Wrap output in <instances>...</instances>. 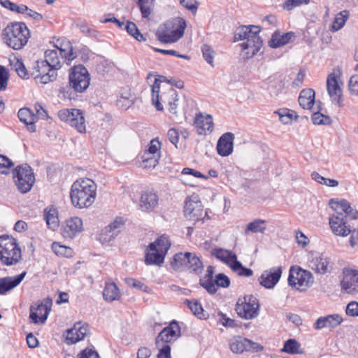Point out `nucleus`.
Segmentation results:
<instances>
[{
  "label": "nucleus",
  "instance_id": "f257e3e1",
  "mask_svg": "<svg viewBox=\"0 0 358 358\" xmlns=\"http://www.w3.org/2000/svg\"><path fill=\"white\" fill-rule=\"evenodd\" d=\"M96 184L90 178H81L75 181L70 192L73 206L78 208L91 206L96 199Z\"/></svg>",
  "mask_w": 358,
  "mask_h": 358
},
{
  "label": "nucleus",
  "instance_id": "f03ea898",
  "mask_svg": "<svg viewBox=\"0 0 358 358\" xmlns=\"http://www.w3.org/2000/svg\"><path fill=\"white\" fill-rule=\"evenodd\" d=\"M159 79H156L152 85V101L157 110L164 109L163 104L169 106V110L172 114H177L178 106V95L175 89L169 86L165 90L160 92L159 85L157 83Z\"/></svg>",
  "mask_w": 358,
  "mask_h": 358
},
{
  "label": "nucleus",
  "instance_id": "7ed1b4c3",
  "mask_svg": "<svg viewBox=\"0 0 358 358\" xmlns=\"http://www.w3.org/2000/svg\"><path fill=\"white\" fill-rule=\"evenodd\" d=\"M181 336L180 327L178 322L173 320L169 325L164 328L155 340L157 348L159 350L157 358H171V344Z\"/></svg>",
  "mask_w": 358,
  "mask_h": 358
},
{
  "label": "nucleus",
  "instance_id": "20e7f679",
  "mask_svg": "<svg viewBox=\"0 0 358 358\" xmlns=\"http://www.w3.org/2000/svg\"><path fill=\"white\" fill-rule=\"evenodd\" d=\"M4 42L14 50H20L27 43L29 30L23 22L12 23L8 25L3 33Z\"/></svg>",
  "mask_w": 358,
  "mask_h": 358
},
{
  "label": "nucleus",
  "instance_id": "39448f33",
  "mask_svg": "<svg viewBox=\"0 0 358 358\" xmlns=\"http://www.w3.org/2000/svg\"><path fill=\"white\" fill-rule=\"evenodd\" d=\"M22 259V252L16 239L8 235L0 236V262L3 265H16Z\"/></svg>",
  "mask_w": 358,
  "mask_h": 358
},
{
  "label": "nucleus",
  "instance_id": "423d86ee",
  "mask_svg": "<svg viewBox=\"0 0 358 358\" xmlns=\"http://www.w3.org/2000/svg\"><path fill=\"white\" fill-rule=\"evenodd\" d=\"M171 266L175 271H187L199 275L203 270V264L195 253L179 252L173 256Z\"/></svg>",
  "mask_w": 358,
  "mask_h": 358
},
{
  "label": "nucleus",
  "instance_id": "0eeeda50",
  "mask_svg": "<svg viewBox=\"0 0 358 358\" xmlns=\"http://www.w3.org/2000/svg\"><path fill=\"white\" fill-rule=\"evenodd\" d=\"M171 247V243L166 236H162L151 243L145 251V262L147 265H161Z\"/></svg>",
  "mask_w": 358,
  "mask_h": 358
},
{
  "label": "nucleus",
  "instance_id": "6e6552de",
  "mask_svg": "<svg viewBox=\"0 0 358 358\" xmlns=\"http://www.w3.org/2000/svg\"><path fill=\"white\" fill-rule=\"evenodd\" d=\"M185 29V22L184 20H177L176 22L169 21L158 28L156 36L162 43H175L182 37Z\"/></svg>",
  "mask_w": 358,
  "mask_h": 358
},
{
  "label": "nucleus",
  "instance_id": "1a4fd4ad",
  "mask_svg": "<svg viewBox=\"0 0 358 358\" xmlns=\"http://www.w3.org/2000/svg\"><path fill=\"white\" fill-rule=\"evenodd\" d=\"M12 173L17 189L23 194L29 192L36 180L32 168L27 164H23L14 168Z\"/></svg>",
  "mask_w": 358,
  "mask_h": 358
},
{
  "label": "nucleus",
  "instance_id": "9d476101",
  "mask_svg": "<svg viewBox=\"0 0 358 358\" xmlns=\"http://www.w3.org/2000/svg\"><path fill=\"white\" fill-rule=\"evenodd\" d=\"M69 80V86L76 92L83 93L89 87L90 75L84 66H75L71 69Z\"/></svg>",
  "mask_w": 358,
  "mask_h": 358
},
{
  "label": "nucleus",
  "instance_id": "9b49d317",
  "mask_svg": "<svg viewBox=\"0 0 358 358\" xmlns=\"http://www.w3.org/2000/svg\"><path fill=\"white\" fill-rule=\"evenodd\" d=\"M314 282L313 274L299 266H293L289 268L288 284L295 289L304 291Z\"/></svg>",
  "mask_w": 358,
  "mask_h": 358
},
{
  "label": "nucleus",
  "instance_id": "f8f14e48",
  "mask_svg": "<svg viewBox=\"0 0 358 358\" xmlns=\"http://www.w3.org/2000/svg\"><path fill=\"white\" fill-rule=\"evenodd\" d=\"M250 33L247 34L246 41L241 44L245 59L252 57L261 49L262 41L259 36L261 28L259 26L248 25Z\"/></svg>",
  "mask_w": 358,
  "mask_h": 358
},
{
  "label": "nucleus",
  "instance_id": "ddd939ff",
  "mask_svg": "<svg viewBox=\"0 0 358 358\" xmlns=\"http://www.w3.org/2000/svg\"><path fill=\"white\" fill-rule=\"evenodd\" d=\"M259 303L253 295H246L238 299L236 305V311L238 316L245 320H252L259 315Z\"/></svg>",
  "mask_w": 358,
  "mask_h": 358
},
{
  "label": "nucleus",
  "instance_id": "4468645a",
  "mask_svg": "<svg viewBox=\"0 0 358 358\" xmlns=\"http://www.w3.org/2000/svg\"><path fill=\"white\" fill-rule=\"evenodd\" d=\"M309 267L319 275H326L333 272L335 263L332 258L324 252L312 253L310 255Z\"/></svg>",
  "mask_w": 358,
  "mask_h": 358
},
{
  "label": "nucleus",
  "instance_id": "2eb2a0df",
  "mask_svg": "<svg viewBox=\"0 0 358 358\" xmlns=\"http://www.w3.org/2000/svg\"><path fill=\"white\" fill-rule=\"evenodd\" d=\"M59 119L75 127L80 133L86 131L85 117L79 109H64L58 112Z\"/></svg>",
  "mask_w": 358,
  "mask_h": 358
},
{
  "label": "nucleus",
  "instance_id": "dca6fc26",
  "mask_svg": "<svg viewBox=\"0 0 358 358\" xmlns=\"http://www.w3.org/2000/svg\"><path fill=\"white\" fill-rule=\"evenodd\" d=\"M185 217L191 221L196 222L203 219V209L197 195L187 197L184 205Z\"/></svg>",
  "mask_w": 358,
  "mask_h": 358
},
{
  "label": "nucleus",
  "instance_id": "f3484780",
  "mask_svg": "<svg viewBox=\"0 0 358 358\" xmlns=\"http://www.w3.org/2000/svg\"><path fill=\"white\" fill-rule=\"evenodd\" d=\"M52 304V300L48 298L44 303H38L36 307L31 306L29 314L31 322L34 324L45 323L51 310Z\"/></svg>",
  "mask_w": 358,
  "mask_h": 358
},
{
  "label": "nucleus",
  "instance_id": "a211bd4d",
  "mask_svg": "<svg viewBox=\"0 0 358 358\" xmlns=\"http://www.w3.org/2000/svg\"><path fill=\"white\" fill-rule=\"evenodd\" d=\"M231 350L234 353L241 354L245 351L258 352L262 349L257 343L242 336H234L229 341Z\"/></svg>",
  "mask_w": 358,
  "mask_h": 358
},
{
  "label": "nucleus",
  "instance_id": "6ab92c4d",
  "mask_svg": "<svg viewBox=\"0 0 358 358\" xmlns=\"http://www.w3.org/2000/svg\"><path fill=\"white\" fill-rule=\"evenodd\" d=\"M330 207L338 214L336 216L343 217L345 219L356 220L358 217V211L350 206L345 199H331Z\"/></svg>",
  "mask_w": 358,
  "mask_h": 358
},
{
  "label": "nucleus",
  "instance_id": "aec40b11",
  "mask_svg": "<svg viewBox=\"0 0 358 358\" xmlns=\"http://www.w3.org/2000/svg\"><path fill=\"white\" fill-rule=\"evenodd\" d=\"M327 90L334 104L343 106L342 90L335 73H330L327 79Z\"/></svg>",
  "mask_w": 358,
  "mask_h": 358
},
{
  "label": "nucleus",
  "instance_id": "412c9836",
  "mask_svg": "<svg viewBox=\"0 0 358 358\" xmlns=\"http://www.w3.org/2000/svg\"><path fill=\"white\" fill-rule=\"evenodd\" d=\"M342 291L350 294H358V271L350 270L344 272V276L341 281Z\"/></svg>",
  "mask_w": 358,
  "mask_h": 358
},
{
  "label": "nucleus",
  "instance_id": "4be33fe9",
  "mask_svg": "<svg viewBox=\"0 0 358 358\" xmlns=\"http://www.w3.org/2000/svg\"><path fill=\"white\" fill-rule=\"evenodd\" d=\"M281 275L282 268L280 266L266 270L259 278V284L267 289L273 288L278 282Z\"/></svg>",
  "mask_w": 358,
  "mask_h": 358
},
{
  "label": "nucleus",
  "instance_id": "5701e85b",
  "mask_svg": "<svg viewBox=\"0 0 358 358\" xmlns=\"http://www.w3.org/2000/svg\"><path fill=\"white\" fill-rule=\"evenodd\" d=\"M83 229V221L78 217H71L66 220L62 228V235L64 238H73Z\"/></svg>",
  "mask_w": 358,
  "mask_h": 358
},
{
  "label": "nucleus",
  "instance_id": "b1692460",
  "mask_svg": "<svg viewBox=\"0 0 358 358\" xmlns=\"http://www.w3.org/2000/svg\"><path fill=\"white\" fill-rule=\"evenodd\" d=\"M124 222L122 218H116L113 222L102 230L100 234V241L103 243L111 241L117 236Z\"/></svg>",
  "mask_w": 358,
  "mask_h": 358
},
{
  "label": "nucleus",
  "instance_id": "393cba45",
  "mask_svg": "<svg viewBox=\"0 0 358 358\" xmlns=\"http://www.w3.org/2000/svg\"><path fill=\"white\" fill-rule=\"evenodd\" d=\"M329 225L336 236H347L352 231L350 227L347 225V219L343 217L331 216L329 218Z\"/></svg>",
  "mask_w": 358,
  "mask_h": 358
},
{
  "label": "nucleus",
  "instance_id": "a878e982",
  "mask_svg": "<svg viewBox=\"0 0 358 358\" xmlns=\"http://www.w3.org/2000/svg\"><path fill=\"white\" fill-rule=\"evenodd\" d=\"M88 331L87 324L80 322L74 324L73 327L66 331V342L67 344H73L83 340Z\"/></svg>",
  "mask_w": 358,
  "mask_h": 358
},
{
  "label": "nucleus",
  "instance_id": "bb28decb",
  "mask_svg": "<svg viewBox=\"0 0 358 358\" xmlns=\"http://www.w3.org/2000/svg\"><path fill=\"white\" fill-rule=\"evenodd\" d=\"M159 196L153 190L148 189L141 194L140 199V208L143 211H152L158 204Z\"/></svg>",
  "mask_w": 358,
  "mask_h": 358
},
{
  "label": "nucleus",
  "instance_id": "cd10ccee",
  "mask_svg": "<svg viewBox=\"0 0 358 358\" xmlns=\"http://www.w3.org/2000/svg\"><path fill=\"white\" fill-rule=\"evenodd\" d=\"M234 138V135L231 132L224 134L219 138L217 144V150L220 156L227 157L232 152Z\"/></svg>",
  "mask_w": 358,
  "mask_h": 358
},
{
  "label": "nucleus",
  "instance_id": "c85d7f7f",
  "mask_svg": "<svg viewBox=\"0 0 358 358\" xmlns=\"http://www.w3.org/2000/svg\"><path fill=\"white\" fill-rule=\"evenodd\" d=\"M26 274L27 273L24 271L15 276L0 278V294H6L8 291L19 285L26 276Z\"/></svg>",
  "mask_w": 358,
  "mask_h": 358
},
{
  "label": "nucleus",
  "instance_id": "c756f323",
  "mask_svg": "<svg viewBox=\"0 0 358 358\" xmlns=\"http://www.w3.org/2000/svg\"><path fill=\"white\" fill-rule=\"evenodd\" d=\"M55 48L62 57L64 58L66 60L72 61L77 57L76 52L73 51V48L71 42L64 38L57 40Z\"/></svg>",
  "mask_w": 358,
  "mask_h": 358
},
{
  "label": "nucleus",
  "instance_id": "7c9ffc66",
  "mask_svg": "<svg viewBox=\"0 0 358 358\" xmlns=\"http://www.w3.org/2000/svg\"><path fill=\"white\" fill-rule=\"evenodd\" d=\"M295 38L296 35L293 31H289L283 34H281L278 31H275L272 34L268 43L271 48H277L293 41Z\"/></svg>",
  "mask_w": 358,
  "mask_h": 358
},
{
  "label": "nucleus",
  "instance_id": "2f4dec72",
  "mask_svg": "<svg viewBox=\"0 0 358 358\" xmlns=\"http://www.w3.org/2000/svg\"><path fill=\"white\" fill-rule=\"evenodd\" d=\"M20 122L27 125V129L30 132H35L36 128L35 122L38 120L34 113L27 108H23L19 110L17 113Z\"/></svg>",
  "mask_w": 358,
  "mask_h": 358
},
{
  "label": "nucleus",
  "instance_id": "473e14b6",
  "mask_svg": "<svg viewBox=\"0 0 358 358\" xmlns=\"http://www.w3.org/2000/svg\"><path fill=\"white\" fill-rule=\"evenodd\" d=\"M194 124L201 130L199 131L200 134L206 131L211 132L213 130V117L209 115L203 116L201 113H197L194 117Z\"/></svg>",
  "mask_w": 358,
  "mask_h": 358
},
{
  "label": "nucleus",
  "instance_id": "72a5a7b5",
  "mask_svg": "<svg viewBox=\"0 0 358 358\" xmlns=\"http://www.w3.org/2000/svg\"><path fill=\"white\" fill-rule=\"evenodd\" d=\"M212 255L219 260L229 266L231 268H232V266L236 263V260H238L236 254L230 250L222 248L214 249L212 252Z\"/></svg>",
  "mask_w": 358,
  "mask_h": 358
},
{
  "label": "nucleus",
  "instance_id": "f704fd0d",
  "mask_svg": "<svg viewBox=\"0 0 358 358\" xmlns=\"http://www.w3.org/2000/svg\"><path fill=\"white\" fill-rule=\"evenodd\" d=\"M315 93L313 89L302 90L299 96V105L303 109H311L315 102Z\"/></svg>",
  "mask_w": 358,
  "mask_h": 358
},
{
  "label": "nucleus",
  "instance_id": "c9c22d12",
  "mask_svg": "<svg viewBox=\"0 0 358 358\" xmlns=\"http://www.w3.org/2000/svg\"><path fill=\"white\" fill-rule=\"evenodd\" d=\"M213 274L214 267L213 266H208L206 269V274L203 278L200 279L199 281L200 285L205 288L206 291L210 294H213L217 292V288L215 286V283L213 279Z\"/></svg>",
  "mask_w": 358,
  "mask_h": 358
},
{
  "label": "nucleus",
  "instance_id": "e433bc0d",
  "mask_svg": "<svg viewBox=\"0 0 358 358\" xmlns=\"http://www.w3.org/2000/svg\"><path fill=\"white\" fill-rule=\"evenodd\" d=\"M103 297L104 300L108 301H113L120 299V294L119 289L114 282L106 283L103 292Z\"/></svg>",
  "mask_w": 358,
  "mask_h": 358
},
{
  "label": "nucleus",
  "instance_id": "4c0bfd02",
  "mask_svg": "<svg viewBox=\"0 0 358 358\" xmlns=\"http://www.w3.org/2000/svg\"><path fill=\"white\" fill-rule=\"evenodd\" d=\"M57 50H48L45 52V60L53 69H59L62 67Z\"/></svg>",
  "mask_w": 358,
  "mask_h": 358
},
{
  "label": "nucleus",
  "instance_id": "58836bf2",
  "mask_svg": "<svg viewBox=\"0 0 358 358\" xmlns=\"http://www.w3.org/2000/svg\"><path fill=\"white\" fill-rule=\"evenodd\" d=\"M44 219L46 224L50 229L55 231L59 227V219L57 217V211L55 208H50L48 211H45Z\"/></svg>",
  "mask_w": 358,
  "mask_h": 358
},
{
  "label": "nucleus",
  "instance_id": "ea45409f",
  "mask_svg": "<svg viewBox=\"0 0 358 358\" xmlns=\"http://www.w3.org/2000/svg\"><path fill=\"white\" fill-rule=\"evenodd\" d=\"M266 221L261 219H256L247 224L245 233H261L264 234L266 230Z\"/></svg>",
  "mask_w": 358,
  "mask_h": 358
},
{
  "label": "nucleus",
  "instance_id": "a19ab883",
  "mask_svg": "<svg viewBox=\"0 0 358 358\" xmlns=\"http://www.w3.org/2000/svg\"><path fill=\"white\" fill-rule=\"evenodd\" d=\"M349 17V12L346 10L341 11L334 18L331 30L337 31L340 30L345 24Z\"/></svg>",
  "mask_w": 358,
  "mask_h": 358
},
{
  "label": "nucleus",
  "instance_id": "79ce46f5",
  "mask_svg": "<svg viewBox=\"0 0 358 358\" xmlns=\"http://www.w3.org/2000/svg\"><path fill=\"white\" fill-rule=\"evenodd\" d=\"M300 344L295 339H288L285 342L282 351L289 354H301L299 351Z\"/></svg>",
  "mask_w": 358,
  "mask_h": 358
},
{
  "label": "nucleus",
  "instance_id": "37998d69",
  "mask_svg": "<svg viewBox=\"0 0 358 358\" xmlns=\"http://www.w3.org/2000/svg\"><path fill=\"white\" fill-rule=\"evenodd\" d=\"M124 29L138 41L141 42L145 41V37L139 31L135 23L128 21L124 26Z\"/></svg>",
  "mask_w": 358,
  "mask_h": 358
},
{
  "label": "nucleus",
  "instance_id": "c03bdc74",
  "mask_svg": "<svg viewBox=\"0 0 358 358\" xmlns=\"http://www.w3.org/2000/svg\"><path fill=\"white\" fill-rule=\"evenodd\" d=\"M12 69L17 73V75L24 79L29 78V73L22 62V59H15L11 62Z\"/></svg>",
  "mask_w": 358,
  "mask_h": 358
},
{
  "label": "nucleus",
  "instance_id": "a18cd8bd",
  "mask_svg": "<svg viewBox=\"0 0 358 358\" xmlns=\"http://www.w3.org/2000/svg\"><path fill=\"white\" fill-rule=\"evenodd\" d=\"M52 250L57 255L70 257L73 255V250L71 248L60 245L57 242L52 243Z\"/></svg>",
  "mask_w": 358,
  "mask_h": 358
},
{
  "label": "nucleus",
  "instance_id": "49530a36",
  "mask_svg": "<svg viewBox=\"0 0 358 358\" xmlns=\"http://www.w3.org/2000/svg\"><path fill=\"white\" fill-rule=\"evenodd\" d=\"M312 121L315 125H329L331 122V119L329 116L316 111L313 113Z\"/></svg>",
  "mask_w": 358,
  "mask_h": 358
},
{
  "label": "nucleus",
  "instance_id": "de8ad7c7",
  "mask_svg": "<svg viewBox=\"0 0 358 358\" xmlns=\"http://www.w3.org/2000/svg\"><path fill=\"white\" fill-rule=\"evenodd\" d=\"M185 304H186L189 308L191 310L192 313L199 317H201L203 315V309L202 308L201 304L198 301H191L186 299L185 301Z\"/></svg>",
  "mask_w": 358,
  "mask_h": 358
},
{
  "label": "nucleus",
  "instance_id": "09e8293b",
  "mask_svg": "<svg viewBox=\"0 0 358 358\" xmlns=\"http://www.w3.org/2000/svg\"><path fill=\"white\" fill-rule=\"evenodd\" d=\"M14 166V163L7 157L0 155V173L7 175L10 173V168Z\"/></svg>",
  "mask_w": 358,
  "mask_h": 358
},
{
  "label": "nucleus",
  "instance_id": "8fccbe9b",
  "mask_svg": "<svg viewBox=\"0 0 358 358\" xmlns=\"http://www.w3.org/2000/svg\"><path fill=\"white\" fill-rule=\"evenodd\" d=\"M57 78V73L55 71L50 70L46 74L40 75L36 74L34 76V79L36 83H40L42 84H47L49 82H52L55 80Z\"/></svg>",
  "mask_w": 358,
  "mask_h": 358
},
{
  "label": "nucleus",
  "instance_id": "3c124183",
  "mask_svg": "<svg viewBox=\"0 0 358 358\" xmlns=\"http://www.w3.org/2000/svg\"><path fill=\"white\" fill-rule=\"evenodd\" d=\"M155 0H138V4L143 17H148L151 13V6Z\"/></svg>",
  "mask_w": 358,
  "mask_h": 358
},
{
  "label": "nucleus",
  "instance_id": "603ef678",
  "mask_svg": "<svg viewBox=\"0 0 358 358\" xmlns=\"http://www.w3.org/2000/svg\"><path fill=\"white\" fill-rule=\"evenodd\" d=\"M231 269L241 276L250 277L253 273L250 268L244 267L238 260H236V263L232 266Z\"/></svg>",
  "mask_w": 358,
  "mask_h": 358
},
{
  "label": "nucleus",
  "instance_id": "864d4df0",
  "mask_svg": "<svg viewBox=\"0 0 358 358\" xmlns=\"http://www.w3.org/2000/svg\"><path fill=\"white\" fill-rule=\"evenodd\" d=\"M201 51L204 59L212 66H213V58L215 52L213 48L207 44H203L201 47Z\"/></svg>",
  "mask_w": 358,
  "mask_h": 358
},
{
  "label": "nucleus",
  "instance_id": "5fc2aeb1",
  "mask_svg": "<svg viewBox=\"0 0 358 358\" xmlns=\"http://www.w3.org/2000/svg\"><path fill=\"white\" fill-rule=\"evenodd\" d=\"M327 327L330 328H334L338 326L343 321L341 316L338 314L329 315L324 317Z\"/></svg>",
  "mask_w": 358,
  "mask_h": 358
},
{
  "label": "nucleus",
  "instance_id": "6e6d98bb",
  "mask_svg": "<svg viewBox=\"0 0 358 358\" xmlns=\"http://www.w3.org/2000/svg\"><path fill=\"white\" fill-rule=\"evenodd\" d=\"M309 3L310 0H286L282 4V8L285 10H291L294 8L303 4L307 5Z\"/></svg>",
  "mask_w": 358,
  "mask_h": 358
},
{
  "label": "nucleus",
  "instance_id": "4d7b16f0",
  "mask_svg": "<svg viewBox=\"0 0 358 358\" xmlns=\"http://www.w3.org/2000/svg\"><path fill=\"white\" fill-rule=\"evenodd\" d=\"M160 148L161 143L157 139H152L150 144L148 145V148L145 151L152 154L154 156H159L160 157Z\"/></svg>",
  "mask_w": 358,
  "mask_h": 358
},
{
  "label": "nucleus",
  "instance_id": "13d9d810",
  "mask_svg": "<svg viewBox=\"0 0 358 358\" xmlns=\"http://www.w3.org/2000/svg\"><path fill=\"white\" fill-rule=\"evenodd\" d=\"M215 283V286L216 287H221L224 288H227L230 285V280L229 278L224 273H218L216 276L215 280H213Z\"/></svg>",
  "mask_w": 358,
  "mask_h": 358
},
{
  "label": "nucleus",
  "instance_id": "bf43d9fd",
  "mask_svg": "<svg viewBox=\"0 0 358 358\" xmlns=\"http://www.w3.org/2000/svg\"><path fill=\"white\" fill-rule=\"evenodd\" d=\"M248 26H241L234 32V41L245 40L247 34L250 33Z\"/></svg>",
  "mask_w": 358,
  "mask_h": 358
},
{
  "label": "nucleus",
  "instance_id": "052dcab7",
  "mask_svg": "<svg viewBox=\"0 0 358 358\" xmlns=\"http://www.w3.org/2000/svg\"><path fill=\"white\" fill-rule=\"evenodd\" d=\"M34 69H36V72L37 74L44 75L46 74L49 71L52 70L55 71L56 69H53L46 62L43 61H37L36 62V65L34 66Z\"/></svg>",
  "mask_w": 358,
  "mask_h": 358
},
{
  "label": "nucleus",
  "instance_id": "680f3d73",
  "mask_svg": "<svg viewBox=\"0 0 358 358\" xmlns=\"http://www.w3.org/2000/svg\"><path fill=\"white\" fill-rule=\"evenodd\" d=\"M8 80V73L6 68L0 66V91H3L6 89Z\"/></svg>",
  "mask_w": 358,
  "mask_h": 358
},
{
  "label": "nucleus",
  "instance_id": "e2e57ef3",
  "mask_svg": "<svg viewBox=\"0 0 358 358\" xmlns=\"http://www.w3.org/2000/svg\"><path fill=\"white\" fill-rule=\"evenodd\" d=\"M159 156L152 155V158L143 159L141 166L145 169L155 168L159 163Z\"/></svg>",
  "mask_w": 358,
  "mask_h": 358
},
{
  "label": "nucleus",
  "instance_id": "0e129e2a",
  "mask_svg": "<svg viewBox=\"0 0 358 358\" xmlns=\"http://www.w3.org/2000/svg\"><path fill=\"white\" fill-rule=\"evenodd\" d=\"M345 313L349 316H352V317L358 316V302H357V301L350 302L346 307Z\"/></svg>",
  "mask_w": 358,
  "mask_h": 358
},
{
  "label": "nucleus",
  "instance_id": "69168bd1",
  "mask_svg": "<svg viewBox=\"0 0 358 358\" xmlns=\"http://www.w3.org/2000/svg\"><path fill=\"white\" fill-rule=\"evenodd\" d=\"M282 87L283 84L281 80H273L269 85L268 90L272 95H278Z\"/></svg>",
  "mask_w": 358,
  "mask_h": 358
},
{
  "label": "nucleus",
  "instance_id": "338daca9",
  "mask_svg": "<svg viewBox=\"0 0 358 358\" xmlns=\"http://www.w3.org/2000/svg\"><path fill=\"white\" fill-rule=\"evenodd\" d=\"M78 358H99V356L95 350L86 348L80 352Z\"/></svg>",
  "mask_w": 358,
  "mask_h": 358
},
{
  "label": "nucleus",
  "instance_id": "774afa93",
  "mask_svg": "<svg viewBox=\"0 0 358 358\" xmlns=\"http://www.w3.org/2000/svg\"><path fill=\"white\" fill-rule=\"evenodd\" d=\"M349 88L352 94L358 95V76H353L350 78Z\"/></svg>",
  "mask_w": 358,
  "mask_h": 358
}]
</instances>
